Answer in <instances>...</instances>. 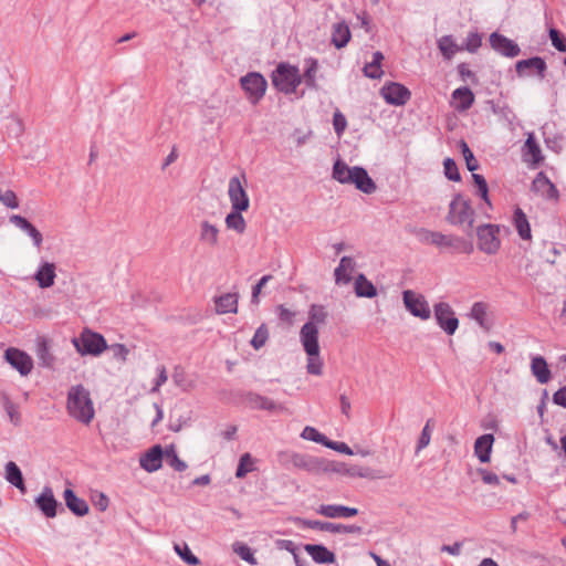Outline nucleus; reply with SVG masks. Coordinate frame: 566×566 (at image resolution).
<instances>
[{"label":"nucleus","instance_id":"obj_1","mask_svg":"<svg viewBox=\"0 0 566 566\" xmlns=\"http://www.w3.org/2000/svg\"><path fill=\"white\" fill-rule=\"evenodd\" d=\"M310 321L300 331V342L307 356L306 371L313 376H322L324 361L321 357L319 331L317 325L326 321L327 313L322 305H312L308 312Z\"/></svg>","mask_w":566,"mask_h":566},{"label":"nucleus","instance_id":"obj_2","mask_svg":"<svg viewBox=\"0 0 566 566\" xmlns=\"http://www.w3.org/2000/svg\"><path fill=\"white\" fill-rule=\"evenodd\" d=\"M66 410L83 424H90L95 417L94 403L90 391L82 385L72 386L67 392Z\"/></svg>","mask_w":566,"mask_h":566},{"label":"nucleus","instance_id":"obj_3","mask_svg":"<svg viewBox=\"0 0 566 566\" xmlns=\"http://www.w3.org/2000/svg\"><path fill=\"white\" fill-rule=\"evenodd\" d=\"M333 178L340 184L354 185L365 193H373L376 190L374 180L361 167H349L346 163L337 160L333 167Z\"/></svg>","mask_w":566,"mask_h":566},{"label":"nucleus","instance_id":"obj_4","mask_svg":"<svg viewBox=\"0 0 566 566\" xmlns=\"http://www.w3.org/2000/svg\"><path fill=\"white\" fill-rule=\"evenodd\" d=\"M275 88L284 94H293L302 82V76L296 66L281 63L272 74Z\"/></svg>","mask_w":566,"mask_h":566},{"label":"nucleus","instance_id":"obj_5","mask_svg":"<svg viewBox=\"0 0 566 566\" xmlns=\"http://www.w3.org/2000/svg\"><path fill=\"white\" fill-rule=\"evenodd\" d=\"M421 240L424 243L433 244L438 248L451 249L459 253L469 254L473 250V245L464 239L436 231H422Z\"/></svg>","mask_w":566,"mask_h":566},{"label":"nucleus","instance_id":"obj_6","mask_svg":"<svg viewBox=\"0 0 566 566\" xmlns=\"http://www.w3.org/2000/svg\"><path fill=\"white\" fill-rule=\"evenodd\" d=\"M72 343L82 356H98L107 348L105 338L91 329H84L78 337L73 338Z\"/></svg>","mask_w":566,"mask_h":566},{"label":"nucleus","instance_id":"obj_7","mask_svg":"<svg viewBox=\"0 0 566 566\" xmlns=\"http://www.w3.org/2000/svg\"><path fill=\"white\" fill-rule=\"evenodd\" d=\"M500 228L494 224H483L478 228V248L485 254L493 255L501 248Z\"/></svg>","mask_w":566,"mask_h":566},{"label":"nucleus","instance_id":"obj_8","mask_svg":"<svg viewBox=\"0 0 566 566\" xmlns=\"http://www.w3.org/2000/svg\"><path fill=\"white\" fill-rule=\"evenodd\" d=\"M240 84L244 91L247 98L252 103L256 104L265 95L268 82L256 72L248 73L240 78Z\"/></svg>","mask_w":566,"mask_h":566},{"label":"nucleus","instance_id":"obj_9","mask_svg":"<svg viewBox=\"0 0 566 566\" xmlns=\"http://www.w3.org/2000/svg\"><path fill=\"white\" fill-rule=\"evenodd\" d=\"M403 305L407 311L422 319L427 321L431 316V310L429 307V303L422 294H419L412 290H406L402 293Z\"/></svg>","mask_w":566,"mask_h":566},{"label":"nucleus","instance_id":"obj_10","mask_svg":"<svg viewBox=\"0 0 566 566\" xmlns=\"http://www.w3.org/2000/svg\"><path fill=\"white\" fill-rule=\"evenodd\" d=\"M473 209L469 201L461 195H457L450 203L448 221L452 224L473 223Z\"/></svg>","mask_w":566,"mask_h":566},{"label":"nucleus","instance_id":"obj_11","mask_svg":"<svg viewBox=\"0 0 566 566\" xmlns=\"http://www.w3.org/2000/svg\"><path fill=\"white\" fill-rule=\"evenodd\" d=\"M433 312L440 328L448 335H453L459 327V319L455 317L452 307L446 302H440L434 304Z\"/></svg>","mask_w":566,"mask_h":566},{"label":"nucleus","instance_id":"obj_12","mask_svg":"<svg viewBox=\"0 0 566 566\" xmlns=\"http://www.w3.org/2000/svg\"><path fill=\"white\" fill-rule=\"evenodd\" d=\"M228 195L232 209L247 211L250 207L248 193L239 177H232L229 180Z\"/></svg>","mask_w":566,"mask_h":566},{"label":"nucleus","instance_id":"obj_13","mask_svg":"<svg viewBox=\"0 0 566 566\" xmlns=\"http://www.w3.org/2000/svg\"><path fill=\"white\" fill-rule=\"evenodd\" d=\"M380 95L390 105H405L411 96L410 91L400 83H388L380 90Z\"/></svg>","mask_w":566,"mask_h":566},{"label":"nucleus","instance_id":"obj_14","mask_svg":"<svg viewBox=\"0 0 566 566\" xmlns=\"http://www.w3.org/2000/svg\"><path fill=\"white\" fill-rule=\"evenodd\" d=\"M532 191L545 200L557 202L559 192L544 172H538L532 182Z\"/></svg>","mask_w":566,"mask_h":566},{"label":"nucleus","instance_id":"obj_15","mask_svg":"<svg viewBox=\"0 0 566 566\" xmlns=\"http://www.w3.org/2000/svg\"><path fill=\"white\" fill-rule=\"evenodd\" d=\"M289 462L296 469L307 471L310 473H319L327 471L324 461L305 454L292 453L289 455Z\"/></svg>","mask_w":566,"mask_h":566},{"label":"nucleus","instance_id":"obj_16","mask_svg":"<svg viewBox=\"0 0 566 566\" xmlns=\"http://www.w3.org/2000/svg\"><path fill=\"white\" fill-rule=\"evenodd\" d=\"M6 360L22 376H27L33 368L32 358L18 348H8L4 354Z\"/></svg>","mask_w":566,"mask_h":566},{"label":"nucleus","instance_id":"obj_17","mask_svg":"<svg viewBox=\"0 0 566 566\" xmlns=\"http://www.w3.org/2000/svg\"><path fill=\"white\" fill-rule=\"evenodd\" d=\"M220 229L217 224L202 220L199 223L198 241L208 248H216L219 244Z\"/></svg>","mask_w":566,"mask_h":566},{"label":"nucleus","instance_id":"obj_18","mask_svg":"<svg viewBox=\"0 0 566 566\" xmlns=\"http://www.w3.org/2000/svg\"><path fill=\"white\" fill-rule=\"evenodd\" d=\"M316 512L328 518H348L358 514L357 509L339 504H322Z\"/></svg>","mask_w":566,"mask_h":566},{"label":"nucleus","instance_id":"obj_19","mask_svg":"<svg viewBox=\"0 0 566 566\" xmlns=\"http://www.w3.org/2000/svg\"><path fill=\"white\" fill-rule=\"evenodd\" d=\"M39 510L49 518L56 516L57 501L51 488L45 486L35 499Z\"/></svg>","mask_w":566,"mask_h":566},{"label":"nucleus","instance_id":"obj_20","mask_svg":"<svg viewBox=\"0 0 566 566\" xmlns=\"http://www.w3.org/2000/svg\"><path fill=\"white\" fill-rule=\"evenodd\" d=\"M165 451L160 446H154L142 458L140 467L147 472H155L161 468Z\"/></svg>","mask_w":566,"mask_h":566},{"label":"nucleus","instance_id":"obj_21","mask_svg":"<svg viewBox=\"0 0 566 566\" xmlns=\"http://www.w3.org/2000/svg\"><path fill=\"white\" fill-rule=\"evenodd\" d=\"M523 159L525 163L531 164L532 166H537L543 160L542 151L539 145L536 143L534 134L528 133L525 144L522 149Z\"/></svg>","mask_w":566,"mask_h":566},{"label":"nucleus","instance_id":"obj_22","mask_svg":"<svg viewBox=\"0 0 566 566\" xmlns=\"http://www.w3.org/2000/svg\"><path fill=\"white\" fill-rule=\"evenodd\" d=\"M239 306L238 293H224L214 298V310L217 314H235Z\"/></svg>","mask_w":566,"mask_h":566},{"label":"nucleus","instance_id":"obj_23","mask_svg":"<svg viewBox=\"0 0 566 566\" xmlns=\"http://www.w3.org/2000/svg\"><path fill=\"white\" fill-rule=\"evenodd\" d=\"M490 42L494 50H496L497 52H500L506 56L514 57V56L518 55V53H520L518 45L516 43H514L512 40L501 35V34L493 33L490 36Z\"/></svg>","mask_w":566,"mask_h":566},{"label":"nucleus","instance_id":"obj_24","mask_svg":"<svg viewBox=\"0 0 566 566\" xmlns=\"http://www.w3.org/2000/svg\"><path fill=\"white\" fill-rule=\"evenodd\" d=\"M474 103V94L469 87H459L453 91L451 97V106L459 111L464 112L469 109Z\"/></svg>","mask_w":566,"mask_h":566},{"label":"nucleus","instance_id":"obj_25","mask_svg":"<svg viewBox=\"0 0 566 566\" xmlns=\"http://www.w3.org/2000/svg\"><path fill=\"white\" fill-rule=\"evenodd\" d=\"M494 443L493 434H483L474 442V453L482 463H488L491 460V452Z\"/></svg>","mask_w":566,"mask_h":566},{"label":"nucleus","instance_id":"obj_26","mask_svg":"<svg viewBox=\"0 0 566 566\" xmlns=\"http://www.w3.org/2000/svg\"><path fill=\"white\" fill-rule=\"evenodd\" d=\"M352 33L345 21L337 22L332 27L331 42L337 49L345 48L350 41Z\"/></svg>","mask_w":566,"mask_h":566},{"label":"nucleus","instance_id":"obj_27","mask_svg":"<svg viewBox=\"0 0 566 566\" xmlns=\"http://www.w3.org/2000/svg\"><path fill=\"white\" fill-rule=\"evenodd\" d=\"M63 497L66 506L77 516H84L88 513V505L83 500L76 496L72 489H65Z\"/></svg>","mask_w":566,"mask_h":566},{"label":"nucleus","instance_id":"obj_28","mask_svg":"<svg viewBox=\"0 0 566 566\" xmlns=\"http://www.w3.org/2000/svg\"><path fill=\"white\" fill-rule=\"evenodd\" d=\"M513 224L522 240L531 241L532 231L527 216L521 208H516L512 218Z\"/></svg>","mask_w":566,"mask_h":566},{"label":"nucleus","instance_id":"obj_29","mask_svg":"<svg viewBox=\"0 0 566 566\" xmlns=\"http://www.w3.org/2000/svg\"><path fill=\"white\" fill-rule=\"evenodd\" d=\"M10 221L21 230L25 231L31 237L33 244L36 248L41 247L43 241L42 234L31 222L18 214L11 216Z\"/></svg>","mask_w":566,"mask_h":566},{"label":"nucleus","instance_id":"obj_30","mask_svg":"<svg viewBox=\"0 0 566 566\" xmlns=\"http://www.w3.org/2000/svg\"><path fill=\"white\" fill-rule=\"evenodd\" d=\"M355 270V262L349 256H343L338 266L335 269L336 284H347L352 280V274Z\"/></svg>","mask_w":566,"mask_h":566},{"label":"nucleus","instance_id":"obj_31","mask_svg":"<svg viewBox=\"0 0 566 566\" xmlns=\"http://www.w3.org/2000/svg\"><path fill=\"white\" fill-rule=\"evenodd\" d=\"M56 273L54 263L45 262L36 271L34 279L39 286L48 289L54 284Z\"/></svg>","mask_w":566,"mask_h":566},{"label":"nucleus","instance_id":"obj_32","mask_svg":"<svg viewBox=\"0 0 566 566\" xmlns=\"http://www.w3.org/2000/svg\"><path fill=\"white\" fill-rule=\"evenodd\" d=\"M304 549L316 563L332 564L335 562L334 553L323 545L307 544Z\"/></svg>","mask_w":566,"mask_h":566},{"label":"nucleus","instance_id":"obj_33","mask_svg":"<svg viewBox=\"0 0 566 566\" xmlns=\"http://www.w3.org/2000/svg\"><path fill=\"white\" fill-rule=\"evenodd\" d=\"M6 480L15 486L21 493L27 492V488L23 481L22 472L15 462L9 461L4 467Z\"/></svg>","mask_w":566,"mask_h":566},{"label":"nucleus","instance_id":"obj_34","mask_svg":"<svg viewBox=\"0 0 566 566\" xmlns=\"http://www.w3.org/2000/svg\"><path fill=\"white\" fill-rule=\"evenodd\" d=\"M531 369L539 384H547L549 381L551 370L542 356H536L532 359Z\"/></svg>","mask_w":566,"mask_h":566},{"label":"nucleus","instance_id":"obj_35","mask_svg":"<svg viewBox=\"0 0 566 566\" xmlns=\"http://www.w3.org/2000/svg\"><path fill=\"white\" fill-rule=\"evenodd\" d=\"M354 290L358 297L371 298L377 295L375 285L364 274H359L355 279Z\"/></svg>","mask_w":566,"mask_h":566},{"label":"nucleus","instance_id":"obj_36","mask_svg":"<svg viewBox=\"0 0 566 566\" xmlns=\"http://www.w3.org/2000/svg\"><path fill=\"white\" fill-rule=\"evenodd\" d=\"M342 473L346 474L348 476H353V478H361V479H370V480L387 478V475L380 474V473H378L367 467H363V465H352L349 468L344 469L342 471Z\"/></svg>","mask_w":566,"mask_h":566},{"label":"nucleus","instance_id":"obj_37","mask_svg":"<svg viewBox=\"0 0 566 566\" xmlns=\"http://www.w3.org/2000/svg\"><path fill=\"white\" fill-rule=\"evenodd\" d=\"M241 212L242 211L232 209V211L227 214L224 220L227 229L233 230L239 234L244 233L247 229V222Z\"/></svg>","mask_w":566,"mask_h":566},{"label":"nucleus","instance_id":"obj_38","mask_svg":"<svg viewBox=\"0 0 566 566\" xmlns=\"http://www.w3.org/2000/svg\"><path fill=\"white\" fill-rule=\"evenodd\" d=\"M526 69H534L537 71L539 76L544 77V72L546 70V63L542 57H532L528 60L518 61L516 64L517 73L522 74Z\"/></svg>","mask_w":566,"mask_h":566},{"label":"nucleus","instance_id":"obj_39","mask_svg":"<svg viewBox=\"0 0 566 566\" xmlns=\"http://www.w3.org/2000/svg\"><path fill=\"white\" fill-rule=\"evenodd\" d=\"M471 317L484 329L490 328L488 319V306L482 302L474 303L471 308Z\"/></svg>","mask_w":566,"mask_h":566},{"label":"nucleus","instance_id":"obj_40","mask_svg":"<svg viewBox=\"0 0 566 566\" xmlns=\"http://www.w3.org/2000/svg\"><path fill=\"white\" fill-rule=\"evenodd\" d=\"M384 55L381 52H375L373 61L367 63L364 67V73L370 78H379L382 75L381 62Z\"/></svg>","mask_w":566,"mask_h":566},{"label":"nucleus","instance_id":"obj_41","mask_svg":"<svg viewBox=\"0 0 566 566\" xmlns=\"http://www.w3.org/2000/svg\"><path fill=\"white\" fill-rule=\"evenodd\" d=\"M165 460L176 471L181 472L187 469L186 462L179 459L176 448L172 444L165 449Z\"/></svg>","mask_w":566,"mask_h":566},{"label":"nucleus","instance_id":"obj_42","mask_svg":"<svg viewBox=\"0 0 566 566\" xmlns=\"http://www.w3.org/2000/svg\"><path fill=\"white\" fill-rule=\"evenodd\" d=\"M233 552L250 565H256V559L252 549L244 543L235 542L232 545Z\"/></svg>","mask_w":566,"mask_h":566},{"label":"nucleus","instance_id":"obj_43","mask_svg":"<svg viewBox=\"0 0 566 566\" xmlns=\"http://www.w3.org/2000/svg\"><path fill=\"white\" fill-rule=\"evenodd\" d=\"M254 470V460L249 453H244L240 458V462L235 472V476L239 479L244 478L249 472Z\"/></svg>","mask_w":566,"mask_h":566},{"label":"nucleus","instance_id":"obj_44","mask_svg":"<svg viewBox=\"0 0 566 566\" xmlns=\"http://www.w3.org/2000/svg\"><path fill=\"white\" fill-rule=\"evenodd\" d=\"M303 525L308 528L319 530L331 533H340V526L336 523L322 522V521H303Z\"/></svg>","mask_w":566,"mask_h":566},{"label":"nucleus","instance_id":"obj_45","mask_svg":"<svg viewBox=\"0 0 566 566\" xmlns=\"http://www.w3.org/2000/svg\"><path fill=\"white\" fill-rule=\"evenodd\" d=\"M438 46L447 59H451L459 51L458 45L453 42L451 36H442L438 42Z\"/></svg>","mask_w":566,"mask_h":566},{"label":"nucleus","instance_id":"obj_46","mask_svg":"<svg viewBox=\"0 0 566 566\" xmlns=\"http://www.w3.org/2000/svg\"><path fill=\"white\" fill-rule=\"evenodd\" d=\"M317 70H318V64H317L316 60L310 59V60L306 61V69H305V72H304V78H305L306 84L310 87H315L316 86V78H315V76H316Z\"/></svg>","mask_w":566,"mask_h":566},{"label":"nucleus","instance_id":"obj_47","mask_svg":"<svg viewBox=\"0 0 566 566\" xmlns=\"http://www.w3.org/2000/svg\"><path fill=\"white\" fill-rule=\"evenodd\" d=\"M431 431H432V420L429 419V420H427V422L421 431V434L419 437V440L417 443V449H416L417 452L421 451L422 449L427 448L430 444Z\"/></svg>","mask_w":566,"mask_h":566},{"label":"nucleus","instance_id":"obj_48","mask_svg":"<svg viewBox=\"0 0 566 566\" xmlns=\"http://www.w3.org/2000/svg\"><path fill=\"white\" fill-rule=\"evenodd\" d=\"M175 552L188 564L197 565L199 559L191 553L187 544H176Z\"/></svg>","mask_w":566,"mask_h":566},{"label":"nucleus","instance_id":"obj_49","mask_svg":"<svg viewBox=\"0 0 566 566\" xmlns=\"http://www.w3.org/2000/svg\"><path fill=\"white\" fill-rule=\"evenodd\" d=\"M269 338V331L265 325H261L254 333V336L251 340V345L254 349H260L263 347Z\"/></svg>","mask_w":566,"mask_h":566},{"label":"nucleus","instance_id":"obj_50","mask_svg":"<svg viewBox=\"0 0 566 566\" xmlns=\"http://www.w3.org/2000/svg\"><path fill=\"white\" fill-rule=\"evenodd\" d=\"M252 403H253V407L256 409H263V410H270V411H275V410L281 409V407L277 406L273 400H271L266 397H261V396H256L252 400Z\"/></svg>","mask_w":566,"mask_h":566},{"label":"nucleus","instance_id":"obj_51","mask_svg":"<svg viewBox=\"0 0 566 566\" xmlns=\"http://www.w3.org/2000/svg\"><path fill=\"white\" fill-rule=\"evenodd\" d=\"M301 437L305 440L315 441L317 443H322L325 446V442L327 441L325 436L319 433L315 428L313 427H305L301 433Z\"/></svg>","mask_w":566,"mask_h":566},{"label":"nucleus","instance_id":"obj_52","mask_svg":"<svg viewBox=\"0 0 566 566\" xmlns=\"http://www.w3.org/2000/svg\"><path fill=\"white\" fill-rule=\"evenodd\" d=\"M443 167H444V174L448 179L453 180V181L460 180V174L458 170V166L453 159H451V158L444 159Z\"/></svg>","mask_w":566,"mask_h":566},{"label":"nucleus","instance_id":"obj_53","mask_svg":"<svg viewBox=\"0 0 566 566\" xmlns=\"http://www.w3.org/2000/svg\"><path fill=\"white\" fill-rule=\"evenodd\" d=\"M461 149L465 159L467 168L470 171L476 170L479 167L478 160L474 158L473 153L470 150L465 142H461Z\"/></svg>","mask_w":566,"mask_h":566},{"label":"nucleus","instance_id":"obj_54","mask_svg":"<svg viewBox=\"0 0 566 566\" xmlns=\"http://www.w3.org/2000/svg\"><path fill=\"white\" fill-rule=\"evenodd\" d=\"M472 177H473L475 186L478 187L479 195L486 203L490 205L489 195H488L489 189H488V184H486L484 177L481 175H478V174H473Z\"/></svg>","mask_w":566,"mask_h":566},{"label":"nucleus","instance_id":"obj_55","mask_svg":"<svg viewBox=\"0 0 566 566\" xmlns=\"http://www.w3.org/2000/svg\"><path fill=\"white\" fill-rule=\"evenodd\" d=\"M333 126L337 134V136H342V134L345 132L347 127V120L345 116L339 112L336 111L333 116Z\"/></svg>","mask_w":566,"mask_h":566},{"label":"nucleus","instance_id":"obj_56","mask_svg":"<svg viewBox=\"0 0 566 566\" xmlns=\"http://www.w3.org/2000/svg\"><path fill=\"white\" fill-rule=\"evenodd\" d=\"M109 350L116 359L123 363L127 360L129 349L124 344H113L109 346Z\"/></svg>","mask_w":566,"mask_h":566},{"label":"nucleus","instance_id":"obj_57","mask_svg":"<svg viewBox=\"0 0 566 566\" xmlns=\"http://www.w3.org/2000/svg\"><path fill=\"white\" fill-rule=\"evenodd\" d=\"M0 202L11 209L19 207L18 198L12 190H7L3 195H0Z\"/></svg>","mask_w":566,"mask_h":566},{"label":"nucleus","instance_id":"obj_58","mask_svg":"<svg viewBox=\"0 0 566 566\" xmlns=\"http://www.w3.org/2000/svg\"><path fill=\"white\" fill-rule=\"evenodd\" d=\"M549 38L552 44L560 52H566V41L559 34V32L555 29L549 30Z\"/></svg>","mask_w":566,"mask_h":566},{"label":"nucleus","instance_id":"obj_59","mask_svg":"<svg viewBox=\"0 0 566 566\" xmlns=\"http://www.w3.org/2000/svg\"><path fill=\"white\" fill-rule=\"evenodd\" d=\"M325 447L333 449L343 454H347V455L354 454L353 450L345 442L327 440L325 442Z\"/></svg>","mask_w":566,"mask_h":566},{"label":"nucleus","instance_id":"obj_60","mask_svg":"<svg viewBox=\"0 0 566 566\" xmlns=\"http://www.w3.org/2000/svg\"><path fill=\"white\" fill-rule=\"evenodd\" d=\"M168 380L167 370L164 366L158 367V377L155 381L151 392H158L160 387Z\"/></svg>","mask_w":566,"mask_h":566},{"label":"nucleus","instance_id":"obj_61","mask_svg":"<svg viewBox=\"0 0 566 566\" xmlns=\"http://www.w3.org/2000/svg\"><path fill=\"white\" fill-rule=\"evenodd\" d=\"M272 279L271 275H264L263 277H261V280L258 282V284L253 287V291H252V301L254 303H258L259 302V295L261 294V291L263 289V286Z\"/></svg>","mask_w":566,"mask_h":566},{"label":"nucleus","instance_id":"obj_62","mask_svg":"<svg viewBox=\"0 0 566 566\" xmlns=\"http://www.w3.org/2000/svg\"><path fill=\"white\" fill-rule=\"evenodd\" d=\"M481 479L485 484L490 485H499L500 479L495 473L489 472L486 470H480Z\"/></svg>","mask_w":566,"mask_h":566},{"label":"nucleus","instance_id":"obj_63","mask_svg":"<svg viewBox=\"0 0 566 566\" xmlns=\"http://www.w3.org/2000/svg\"><path fill=\"white\" fill-rule=\"evenodd\" d=\"M555 405L566 408V385L553 395Z\"/></svg>","mask_w":566,"mask_h":566},{"label":"nucleus","instance_id":"obj_64","mask_svg":"<svg viewBox=\"0 0 566 566\" xmlns=\"http://www.w3.org/2000/svg\"><path fill=\"white\" fill-rule=\"evenodd\" d=\"M108 497L101 493L98 495V499L95 501V506L101 511V512H104L106 511V509L108 507Z\"/></svg>","mask_w":566,"mask_h":566}]
</instances>
